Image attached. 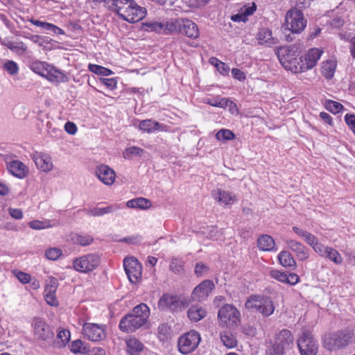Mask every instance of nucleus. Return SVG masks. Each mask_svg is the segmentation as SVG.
Returning a JSON list of instances; mask_svg holds the SVG:
<instances>
[{
	"mask_svg": "<svg viewBox=\"0 0 355 355\" xmlns=\"http://www.w3.org/2000/svg\"><path fill=\"white\" fill-rule=\"evenodd\" d=\"M149 316V307L141 303L121 319L119 329L123 332H134L146 323Z\"/></svg>",
	"mask_w": 355,
	"mask_h": 355,
	"instance_id": "1",
	"label": "nucleus"
},
{
	"mask_svg": "<svg viewBox=\"0 0 355 355\" xmlns=\"http://www.w3.org/2000/svg\"><path fill=\"white\" fill-rule=\"evenodd\" d=\"M111 9L129 23L141 20L146 14V8L139 6L135 0H112Z\"/></svg>",
	"mask_w": 355,
	"mask_h": 355,
	"instance_id": "2",
	"label": "nucleus"
},
{
	"mask_svg": "<svg viewBox=\"0 0 355 355\" xmlns=\"http://www.w3.org/2000/svg\"><path fill=\"white\" fill-rule=\"evenodd\" d=\"M301 47L293 44L288 47L282 48L278 51V59L282 65L287 70L293 73H302L303 71L302 56Z\"/></svg>",
	"mask_w": 355,
	"mask_h": 355,
	"instance_id": "3",
	"label": "nucleus"
},
{
	"mask_svg": "<svg viewBox=\"0 0 355 355\" xmlns=\"http://www.w3.org/2000/svg\"><path fill=\"white\" fill-rule=\"evenodd\" d=\"M354 343L355 332L349 329H342L326 334L322 339L323 347L329 351L345 348Z\"/></svg>",
	"mask_w": 355,
	"mask_h": 355,
	"instance_id": "4",
	"label": "nucleus"
},
{
	"mask_svg": "<svg viewBox=\"0 0 355 355\" xmlns=\"http://www.w3.org/2000/svg\"><path fill=\"white\" fill-rule=\"evenodd\" d=\"M245 306L248 309H254L265 317L270 316L275 311V306L269 297L252 295L247 300Z\"/></svg>",
	"mask_w": 355,
	"mask_h": 355,
	"instance_id": "5",
	"label": "nucleus"
},
{
	"mask_svg": "<svg viewBox=\"0 0 355 355\" xmlns=\"http://www.w3.org/2000/svg\"><path fill=\"white\" fill-rule=\"evenodd\" d=\"M306 26V19L303 13L298 9L289 10L285 17V29L291 33L299 34L304 31Z\"/></svg>",
	"mask_w": 355,
	"mask_h": 355,
	"instance_id": "6",
	"label": "nucleus"
},
{
	"mask_svg": "<svg viewBox=\"0 0 355 355\" xmlns=\"http://www.w3.org/2000/svg\"><path fill=\"white\" fill-rule=\"evenodd\" d=\"M100 263V256L95 253H91L74 259L73 268L79 272L89 273L96 270Z\"/></svg>",
	"mask_w": 355,
	"mask_h": 355,
	"instance_id": "7",
	"label": "nucleus"
},
{
	"mask_svg": "<svg viewBox=\"0 0 355 355\" xmlns=\"http://www.w3.org/2000/svg\"><path fill=\"white\" fill-rule=\"evenodd\" d=\"M297 343L300 355L317 354L318 345L310 331H303L299 336Z\"/></svg>",
	"mask_w": 355,
	"mask_h": 355,
	"instance_id": "8",
	"label": "nucleus"
},
{
	"mask_svg": "<svg viewBox=\"0 0 355 355\" xmlns=\"http://www.w3.org/2000/svg\"><path fill=\"white\" fill-rule=\"evenodd\" d=\"M201 338L200 334L194 330L190 331L180 336L178 339V349L183 354L193 352L198 346Z\"/></svg>",
	"mask_w": 355,
	"mask_h": 355,
	"instance_id": "9",
	"label": "nucleus"
},
{
	"mask_svg": "<svg viewBox=\"0 0 355 355\" xmlns=\"http://www.w3.org/2000/svg\"><path fill=\"white\" fill-rule=\"evenodd\" d=\"M218 317L223 324L232 327L239 322L240 313L233 305L225 304L219 309Z\"/></svg>",
	"mask_w": 355,
	"mask_h": 355,
	"instance_id": "10",
	"label": "nucleus"
},
{
	"mask_svg": "<svg viewBox=\"0 0 355 355\" xmlns=\"http://www.w3.org/2000/svg\"><path fill=\"white\" fill-rule=\"evenodd\" d=\"M158 308L160 310L170 309L171 311H178L187 306L186 301L181 300L178 295L164 294L159 299Z\"/></svg>",
	"mask_w": 355,
	"mask_h": 355,
	"instance_id": "11",
	"label": "nucleus"
},
{
	"mask_svg": "<svg viewBox=\"0 0 355 355\" xmlns=\"http://www.w3.org/2000/svg\"><path fill=\"white\" fill-rule=\"evenodd\" d=\"M85 338L93 342H98L106 337L105 326L96 323L86 322L83 327Z\"/></svg>",
	"mask_w": 355,
	"mask_h": 355,
	"instance_id": "12",
	"label": "nucleus"
},
{
	"mask_svg": "<svg viewBox=\"0 0 355 355\" xmlns=\"http://www.w3.org/2000/svg\"><path fill=\"white\" fill-rule=\"evenodd\" d=\"M123 266L130 282L137 283L141 277L142 267L140 263L134 257H128L123 260Z\"/></svg>",
	"mask_w": 355,
	"mask_h": 355,
	"instance_id": "13",
	"label": "nucleus"
},
{
	"mask_svg": "<svg viewBox=\"0 0 355 355\" xmlns=\"http://www.w3.org/2000/svg\"><path fill=\"white\" fill-rule=\"evenodd\" d=\"M214 288L215 285L211 280H204L193 289L191 298L198 302L204 301Z\"/></svg>",
	"mask_w": 355,
	"mask_h": 355,
	"instance_id": "14",
	"label": "nucleus"
},
{
	"mask_svg": "<svg viewBox=\"0 0 355 355\" xmlns=\"http://www.w3.org/2000/svg\"><path fill=\"white\" fill-rule=\"evenodd\" d=\"M95 174L98 180L106 185H112L116 179L114 171L105 164L98 166Z\"/></svg>",
	"mask_w": 355,
	"mask_h": 355,
	"instance_id": "15",
	"label": "nucleus"
},
{
	"mask_svg": "<svg viewBox=\"0 0 355 355\" xmlns=\"http://www.w3.org/2000/svg\"><path fill=\"white\" fill-rule=\"evenodd\" d=\"M53 335L51 328L43 320H35L34 323V336L37 339L48 340L52 339Z\"/></svg>",
	"mask_w": 355,
	"mask_h": 355,
	"instance_id": "16",
	"label": "nucleus"
},
{
	"mask_svg": "<svg viewBox=\"0 0 355 355\" xmlns=\"http://www.w3.org/2000/svg\"><path fill=\"white\" fill-rule=\"evenodd\" d=\"M322 51L319 49H310L304 57H302V65L303 71H307L315 67L320 59Z\"/></svg>",
	"mask_w": 355,
	"mask_h": 355,
	"instance_id": "17",
	"label": "nucleus"
},
{
	"mask_svg": "<svg viewBox=\"0 0 355 355\" xmlns=\"http://www.w3.org/2000/svg\"><path fill=\"white\" fill-rule=\"evenodd\" d=\"M32 158L38 168L44 172H49L53 169V165L49 155L42 153L33 154Z\"/></svg>",
	"mask_w": 355,
	"mask_h": 355,
	"instance_id": "18",
	"label": "nucleus"
},
{
	"mask_svg": "<svg viewBox=\"0 0 355 355\" xmlns=\"http://www.w3.org/2000/svg\"><path fill=\"white\" fill-rule=\"evenodd\" d=\"M6 167L12 175L19 179L24 178L28 173V168L19 160L6 162Z\"/></svg>",
	"mask_w": 355,
	"mask_h": 355,
	"instance_id": "19",
	"label": "nucleus"
},
{
	"mask_svg": "<svg viewBox=\"0 0 355 355\" xmlns=\"http://www.w3.org/2000/svg\"><path fill=\"white\" fill-rule=\"evenodd\" d=\"M179 33L192 39H196L199 36L197 25L188 19H181Z\"/></svg>",
	"mask_w": 355,
	"mask_h": 355,
	"instance_id": "20",
	"label": "nucleus"
},
{
	"mask_svg": "<svg viewBox=\"0 0 355 355\" xmlns=\"http://www.w3.org/2000/svg\"><path fill=\"white\" fill-rule=\"evenodd\" d=\"M286 243L288 248L295 253L299 260L304 261L309 258V250L302 243L293 239H288Z\"/></svg>",
	"mask_w": 355,
	"mask_h": 355,
	"instance_id": "21",
	"label": "nucleus"
},
{
	"mask_svg": "<svg viewBox=\"0 0 355 355\" xmlns=\"http://www.w3.org/2000/svg\"><path fill=\"white\" fill-rule=\"evenodd\" d=\"M212 196L216 201L225 205H232L237 200L235 194L222 189L213 191Z\"/></svg>",
	"mask_w": 355,
	"mask_h": 355,
	"instance_id": "22",
	"label": "nucleus"
},
{
	"mask_svg": "<svg viewBox=\"0 0 355 355\" xmlns=\"http://www.w3.org/2000/svg\"><path fill=\"white\" fill-rule=\"evenodd\" d=\"M139 128L141 130L151 133L156 130L166 132L168 126L152 119L143 120L139 123Z\"/></svg>",
	"mask_w": 355,
	"mask_h": 355,
	"instance_id": "23",
	"label": "nucleus"
},
{
	"mask_svg": "<svg viewBox=\"0 0 355 355\" xmlns=\"http://www.w3.org/2000/svg\"><path fill=\"white\" fill-rule=\"evenodd\" d=\"M293 336L291 332L288 329H282L277 334L275 342L289 349L293 345Z\"/></svg>",
	"mask_w": 355,
	"mask_h": 355,
	"instance_id": "24",
	"label": "nucleus"
},
{
	"mask_svg": "<svg viewBox=\"0 0 355 355\" xmlns=\"http://www.w3.org/2000/svg\"><path fill=\"white\" fill-rule=\"evenodd\" d=\"M257 245L262 251L277 250L274 239L268 234H263L258 238Z\"/></svg>",
	"mask_w": 355,
	"mask_h": 355,
	"instance_id": "25",
	"label": "nucleus"
},
{
	"mask_svg": "<svg viewBox=\"0 0 355 355\" xmlns=\"http://www.w3.org/2000/svg\"><path fill=\"white\" fill-rule=\"evenodd\" d=\"M207 315V311L199 305L191 306L187 311V316L190 320L198 322Z\"/></svg>",
	"mask_w": 355,
	"mask_h": 355,
	"instance_id": "26",
	"label": "nucleus"
},
{
	"mask_svg": "<svg viewBox=\"0 0 355 355\" xmlns=\"http://www.w3.org/2000/svg\"><path fill=\"white\" fill-rule=\"evenodd\" d=\"M125 343L127 352L130 355H139L144 348L143 343L136 338H130Z\"/></svg>",
	"mask_w": 355,
	"mask_h": 355,
	"instance_id": "27",
	"label": "nucleus"
},
{
	"mask_svg": "<svg viewBox=\"0 0 355 355\" xmlns=\"http://www.w3.org/2000/svg\"><path fill=\"white\" fill-rule=\"evenodd\" d=\"M220 340L227 348L236 347L238 343L235 335L229 331H223L220 333Z\"/></svg>",
	"mask_w": 355,
	"mask_h": 355,
	"instance_id": "28",
	"label": "nucleus"
},
{
	"mask_svg": "<svg viewBox=\"0 0 355 355\" xmlns=\"http://www.w3.org/2000/svg\"><path fill=\"white\" fill-rule=\"evenodd\" d=\"M127 207L130 208H139V209H148L151 207V202L144 198H137L128 200L127 202Z\"/></svg>",
	"mask_w": 355,
	"mask_h": 355,
	"instance_id": "29",
	"label": "nucleus"
},
{
	"mask_svg": "<svg viewBox=\"0 0 355 355\" xmlns=\"http://www.w3.org/2000/svg\"><path fill=\"white\" fill-rule=\"evenodd\" d=\"M181 19H170L169 21L163 22L164 30L163 34L172 33H178L180 26Z\"/></svg>",
	"mask_w": 355,
	"mask_h": 355,
	"instance_id": "30",
	"label": "nucleus"
},
{
	"mask_svg": "<svg viewBox=\"0 0 355 355\" xmlns=\"http://www.w3.org/2000/svg\"><path fill=\"white\" fill-rule=\"evenodd\" d=\"M278 259L279 263L284 267H295L296 266V262L293 259V256L287 251H282L279 255Z\"/></svg>",
	"mask_w": 355,
	"mask_h": 355,
	"instance_id": "31",
	"label": "nucleus"
},
{
	"mask_svg": "<svg viewBox=\"0 0 355 355\" xmlns=\"http://www.w3.org/2000/svg\"><path fill=\"white\" fill-rule=\"evenodd\" d=\"M257 39L260 44L266 43L272 44V31L267 28H261L257 33Z\"/></svg>",
	"mask_w": 355,
	"mask_h": 355,
	"instance_id": "32",
	"label": "nucleus"
},
{
	"mask_svg": "<svg viewBox=\"0 0 355 355\" xmlns=\"http://www.w3.org/2000/svg\"><path fill=\"white\" fill-rule=\"evenodd\" d=\"M336 64L333 60H328L323 62L322 67V73L327 78L331 79L334 75Z\"/></svg>",
	"mask_w": 355,
	"mask_h": 355,
	"instance_id": "33",
	"label": "nucleus"
},
{
	"mask_svg": "<svg viewBox=\"0 0 355 355\" xmlns=\"http://www.w3.org/2000/svg\"><path fill=\"white\" fill-rule=\"evenodd\" d=\"M336 264H340L343 261V259L340 253L331 247H327L325 254L322 256Z\"/></svg>",
	"mask_w": 355,
	"mask_h": 355,
	"instance_id": "34",
	"label": "nucleus"
},
{
	"mask_svg": "<svg viewBox=\"0 0 355 355\" xmlns=\"http://www.w3.org/2000/svg\"><path fill=\"white\" fill-rule=\"evenodd\" d=\"M307 244L312 247L313 250L320 257H322L325 254L328 247L320 243L314 235L313 236V239H311V241L308 242Z\"/></svg>",
	"mask_w": 355,
	"mask_h": 355,
	"instance_id": "35",
	"label": "nucleus"
},
{
	"mask_svg": "<svg viewBox=\"0 0 355 355\" xmlns=\"http://www.w3.org/2000/svg\"><path fill=\"white\" fill-rule=\"evenodd\" d=\"M113 210L114 207L111 205L103 208L94 207L93 209L86 210V213L89 216H100L105 214L111 213Z\"/></svg>",
	"mask_w": 355,
	"mask_h": 355,
	"instance_id": "36",
	"label": "nucleus"
},
{
	"mask_svg": "<svg viewBox=\"0 0 355 355\" xmlns=\"http://www.w3.org/2000/svg\"><path fill=\"white\" fill-rule=\"evenodd\" d=\"M71 351L75 354H86L89 352L85 343L79 339L71 343Z\"/></svg>",
	"mask_w": 355,
	"mask_h": 355,
	"instance_id": "37",
	"label": "nucleus"
},
{
	"mask_svg": "<svg viewBox=\"0 0 355 355\" xmlns=\"http://www.w3.org/2000/svg\"><path fill=\"white\" fill-rule=\"evenodd\" d=\"M235 137V134L227 129H221L216 134V139L218 141H230L234 139Z\"/></svg>",
	"mask_w": 355,
	"mask_h": 355,
	"instance_id": "38",
	"label": "nucleus"
},
{
	"mask_svg": "<svg viewBox=\"0 0 355 355\" xmlns=\"http://www.w3.org/2000/svg\"><path fill=\"white\" fill-rule=\"evenodd\" d=\"M169 269L175 274H182L184 272V262L177 258L172 259Z\"/></svg>",
	"mask_w": 355,
	"mask_h": 355,
	"instance_id": "39",
	"label": "nucleus"
},
{
	"mask_svg": "<svg viewBox=\"0 0 355 355\" xmlns=\"http://www.w3.org/2000/svg\"><path fill=\"white\" fill-rule=\"evenodd\" d=\"M88 67L90 71L97 75L108 76L112 73V71L110 69L100 65L89 64Z\"/></svg>",
	"mask_w": 355,
	"mask_h": 355,
	"instance_id": "40",
	"label": "nucleus"
},
{
	"mask_svg": "<svg viewBox=\"0 0 355 355\" xmlns=\"http://www.w3.org/2000/svg\"><path fill=\"white\" fill-rule=\"evenodd\" d=\"M205 103L214 107L225 108L228 105L229 99L226 98L217 97L212 101L207 99Z\"/></svg>",
	"mask_w": 355,
	"mask_h": 355,
	"instance_id": "41",
	"label": "nucleus"
},
{
	"mask_svg": "<svg viewBox=\"0 0 355 355\" xmlns=\"http://www.w3.org/2000/svg\"><path fill=\"white\" fill-rule=\"evenodd\" d=\"M147 31H154L157 33H163L164 25L163 22L148 21L144 24Z\"/></svg>",
	"mask_w": 355,
	"mask_h": 355,
	"instance_id": "42",
	"label": "nucleus"
},
{
	"mask_svg": "<svg viewBox=\"0 0 355 355\" xmlns=\"http://www.w3.org/2000/svg\"><path fill=\"white\" fill-rule=\"evenodd\" d=\"M28 225L31 229H33V230H42V229L49 228V227H52V225L51 224L50 221H49V220L41 221V220H35L31 221L28 223Z\"/></svg>",
	"mask_w": 355,
	"mask_h": 355,
	"instance_id": "43",
	"label": "nucleus"
},
{
	"mask_svg": "<svg viewBox=\"0 0 355 355\" xmlns=\"http://www.w3.org/2000/svg\"><path fill=\"white\" fill-rule=\"evenodd\" d=\"M58 288V280L54 277L49 278L44 289V294H55Z\"/></svg>",
	"mask_w": 355,
	"mask_h": 355,
	"instance_id": "44",
	"label": "nucleus"
},
{
	"mask_svg": "<svg viewBox=\"0 0 355 355\" xmlns=\"http://www.w3.org/2000/svg\"><path fill=\"white\" fill-rule=\"evenodd\" d=\"M62 252L60 249L57 248H51L45 252L46 257L49 260H57L61 257Z\"/></svg>",
	"mask_w": 355,
	"mask_h": 355,
	"instance_id": "45",
	"label": "nucleus"
},
{
	"mask_svg": "<svg viewBox=\"0 0 355 355\" xmlns=\"http://www.w3.org/2000/svg\"><path fill=\"white\" fill-rule=\"evenodd\" d=\"M325 107L329 112L336 114L340 112L343 106L340 103L334 101H328L326 103Z\"/></svg>",
	"mask_w": 355,
	"mask_h": 355,
	"instance_id": "46",
	"label": "nucleus"
},
{
	"mask_svg": "<svg viewBox=\"0 0 355 355\" xmlns=\"http://www.w3.org/2000/svg\"><path fill=\"white\" fill-rule=\"evenodd\" d=\"M73 239L76 243L83 246L88 245L93 241V238L88 234L76 235Z\"/></svg>",
	"mask_w": 355,
	"mask_h": 355,
	"instance_id": "47",
	"label": "nucleus"
},
{
	"mask_svg": "<svg viewBox=\"0 0 355 355\" xmlns=\"http://www.w3.org/2000/svg\"><path fill=\"white\" fill-rule=\"evenodd\" d=\"M292 230L299 236L302 237L306 243L311 241V239H313V235L312 234L304 231L296 226H293Z\"/></svg>",
	"mask_w": 355,
	"mask_h": 355,
	"instance_id": "48",
	"label": "nucleus"
},
{
	"mask_svg": "<svg viewBox=\"0 0 355 355\" xmlns=\"http://www.w3.org/2000/svg\"><path fill=\"white\" fill-rule=\"evenodd\" d=\"M4 69L10 74L15 75L18 73L19 68L17 63L12 60H8L3 65Z\"/></svg>",
	"mask_w": 355,
	"mask_h": 355,
	"instance_id": "49",
	"label": "nucleus"
},
{
	"mask_svg": "<svg viewBox=\"0 0 355 355\" xmlns=\"http://www.w3.org/2000/svg\"><path fill=\"white\" fill-rule=\"evenodd\" d=\"M270 275L272 278L277 279V281L286 283L287 277V274L284 272L279 271L278 270H272L270 272Z\"/></svg>",
	"mask_w": 355,
	"mask_h": 355,
	"instance_id": "50",
	"label": "nucleus"
},
{
	"mask_svg": "<svg viewBox=\"0 0 355 355\" xmlns=\"http://www.w3.org/2000/svg\"><path fill=\"white\" fill-rule=\"evenodd\" d=\"M125 153L128 157L130 156H142L144 150L137 146H131L125 149Z\"/></svg>",
	"mask_w": 355,
	"mask_h": 355,
	"instance_id": "51",
	"label": "nucleus"
},
{
	"mask_svg": "<svg viewBox=\"0 0 355 355\" xmlns=\"http://www.w3.org/2000/svg\"><path fill=\"white\" fill-rule=\"evenodd\" d=\"M209 271V268L207 265L202 263H197L195 266V273L198 277H202L205 275Z\"/></svg>",
	"mask_w": 355,
	"mask_h": 355,
	"instance_id": "52",
	"label": "nucleus"
},
{
	"mask_svg": "<svg viewBox=\"0 0 355 355\" xmlns=\"http://www.w3.org/2000/svg\"><path fill=\"white\" fill-rule=\"evenodd\" d=\"M5 45L12 51H21L23 52L26 51V46H24L22 42L16 44L15 42L9 41L6 43Z\"/></svg>",
	"mask_w": 355,
	"mask_h": 355,
	"instance_id": "53",
	"label": "nucleus"
},
{
	"mask_svg": "<svg viewBox=\"0 0 355 355\" xmlns=\"http://www.w3.org/2000/svg\"><path fill=\"white\" fill-rule=\"evenodd\" d=\"M286 350L288 349L275 341L270 353L272 355H284Z\"/></svg>",
	"mask_w": 355,
	"mask_h": 355,
	"instance_id": "54",
	"label": "nucleus"
},
{
	"mask_svg": "<svg viewBox=\"0 0 355 355\" xmlns=\"http://www.w3.org/2000/svg\"><path fill=\"white\" fill-rule=\"evenodd\" d=\"M58 338L60 339L63 345H65L70 339V332L68 330H60L58 334Z\"/></svg>",
	"mask_w": 355,
	"mask_h": 355,
	"instance_id": "55",
	"label": "nucleus"
},
{
	"mask_svg": "<svg viewBox=\"0 0 355 355\" xmlns=\"http://www.w3.org/2000/svg\"><path fill=\"white\" fill-rule=\"evenodd\" d=\"M15 277L18 279V280L22 284H27L31 281V275L28 273L24 272H17L15 274Z\"/></svg>",
	"mask_w": 355,
	"mask_h": 355,
	"instance_id": "56",
	"label": "nucleus"
},
{
	"mask_svg": "<svg viewBox=\"0 0 355 355\" xmlns=\"http://www.w3.org/2000/svg\"><path fill=\"white\" fill-rule=\"evenodd\" d=\"M8 214L15 219H21L23 218V212L20 209L8 208Z\"/></svg>",
	"mask_w": 355,
	"mask_h": 355,
	"instance_id": "57",
	"label": "nucleus"
},
{
	"mask_svg": "<svg viewBox=\"0 0 355 355\" xmlns=\"http://www.w3.org/2000/svg\"><path fill=\"white\" fill-rule=\"evenodd\" d=\"M44 298L46 303L52 306L58 305V300L55 297V294H44Z\"/></svg>",
	"mask_w": 355,
	"mask_h": 355,
	"instance_id": "58",
	"label": "nucleus"
},
{
	"mask_svg": "<svg viewBox=\"0 0 355 355\" xmlns=\"http://www.w3.org/2000/svg\"><path fill=\"white\" fill-rule=\"evenodd\" d=\"M287 279L286 284L295 285L300 282V277L295 273H289L286 275Z\"/></svg>",
	"mask_w": 355,
	"mask_h": 355,
	"instance_id": "59",
	"label": "nucleus"
},
{
	"mask_svg": "<svg viewBox=\"0 0 355 355\" xmlns=\"http://www.w3.org/2000/svg\"><path fill=\"white\" fill-rule=\"evenodd\" d=\"M232 74L235 79H237L240 81L244 80L245 79V75L244 72L239 69L234 68L232 70Z\"/></svg>",
	"mask_w": 355,
	"mask_h": 355,
	"instance_id": "60",
	"label": "nucleus"
},
{
	"mask_svg": "<svg viewBox=\"0 0 355 355\" xmlns=\"http://www.w3.org/2000/svg\"><path fill=\"white\" fill-rule=\"evenodd\" d=\"M64 129L65 131L70 135H74L77 132V127L76 124L70 121L65 123Z\"/></svg>",
	"mask_w": 355,
	"mask_h": 355,
	"instance_id": "61",
	"label": "nucleus"
},
{
	"mask_svg": "<svg viewBox=\"0 0 355 355\" xmlns=\"http://www.w3.org/2000/svg\"><path fill=\"white\" fill-rule=\"evenodd\" d=\"M216 62L217 64H216V66L220 73L226 74L229 72L230 67L228 66H227L224 62H222L220 61L216 60Z\"/></svg>",
	"mask_w": 355,
	"mask_h": 355,
	"instance_id": "62",
	"label": "nucleus"
},
{
	"mask_svg": "<svg viewBox=\"0 0 355 355\" xmlns=\"http://www.w3.org/2000/svg\"><path fill=\"white\" fill-rule=\"evenodd\" d=\"M102 83L110 89L115 87L116 85V81L114 78H103Z\"/></svg>",
	"mask_w": 355,
	"mask_h": 355,
	"instance_id": "63",
	"label": "nucleus"
},
{
	"mask_svg": "<svg viewBox=\"0 0 355 355\" xmlns=\"http://www.w3.org/2000/svg\"><path fill=\"white\" fill-rule=\"evenodd\" d=\"M345 121L346 123L349 126V128H352L355 125V115L348 114H346L345 116Z\"/></svg>",
	"mask_w": 355,
	"mask_h": 355,
	"instance_id": "64",
	"label": "nucleus"
}]
</instances>
